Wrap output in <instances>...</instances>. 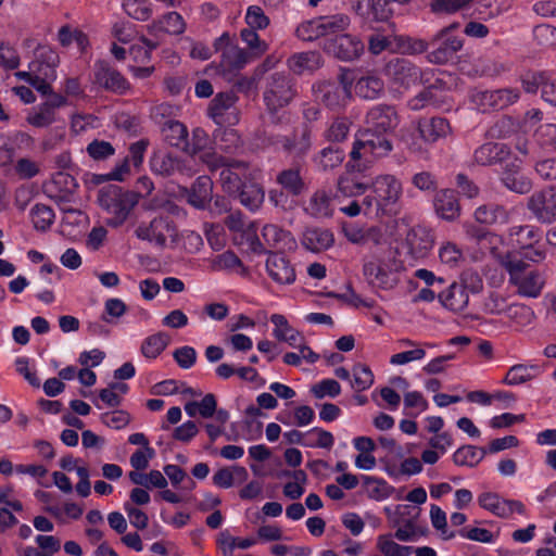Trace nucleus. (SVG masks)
<instances>
[{"instance_id": "f257e3e1", "label": "nucleus", "mask_w": 556, "mask_h": 556, "mask_svg": "<svg viewBox=\"0 0 556 556\" xmlns=\"http://www.w3.org/2000/svg\"><path fill=\"white\" fill-rule=\"evenodd\" d=\"M466 233L477 239L481 249L489 250L508 274V282L521 298L538 299L546 283L545 273L532 268L510 252L500 253L502 238L495 233L466 224Z\"/></svg>"}, {"instance_id": "f03ea898", "label": "nucleus", "mask_w": 556, "mask_h": 556, "mask_svg": "<svg viewBox=\"0 0 556 556\" xmlns=\"http://www.w3.org/2000/svg\"><path fill=\"white\" fill-rule=\"evenodd\" d=\"M403 195V185L392 174L377 175L370 185V193L363 199L366 215L390 216L397 213L399 202Z\"/></svg>"}, {"instance_id": "7ed1b4c3", "label": "nucleus", "mask_w": 556, "mask_h": 556, "mask_svg": "<svg viewBox=\"0 0 556 556\" xmlns=\"http://www.w3.org/2000/svg\"><path fill=\"white\" fill-rule=\"evenodd\" d=\"M59 65L60 56L54 49L39 47L28 64V71H18L14 75L34 87L41 96H46L53 91L52 84L58 78Z\"/></svg>"}, {"instance_id": "20e7f679", "label": "nucleus", "mask_w": 556, "mask_h": 556, "mask_svg": "<svg viewBox=\"0 0 556 556\" xmlns=\"http://www.w3.org/2000/svg\"><path fill=\"white\" fill-rule=\"evenodd\" d=\"M392 150V143L387 136L362 131L357 135L346 163L348 172L363 173L371 168L379 160Z\"/></svg>"}, {"instance_id": "39448f33", "label": "nucleus", "mask_w": 556, "mask_h": 556, "mask_svg": "<svg viewBox=\"0 0 556 556\" xmlns=\"http://www.w3.org/2000/svg\"><path fill=\"white\" fill-rule=\"evenodd\" d=\"M363 276L375 289L392 290L399 281V264L391 252H371L363 260Z\"/></svg>"}, {"instance_id": "423d86ee", "label": "nucleus", "mask_w": 556, "mask_h": 556, "mask_svg": "<svg viewBox=\"0 0 556 556\" xmlns=\"http://www.w3.org/2000/svg\"><path fill=\"white\" fill-rule=\"evenodd\" d=\"M98 201L109 215L105 220L106 225L116 228L127 220L138 204V195L135 192L125 191L118 186H109L99 191Z\"/></svg>"}, {"instance_id": "0eeeda50", "label": "nucleus", "mask_w": 556, "mask_h": 556, "mask_svg": "<svg viewBox=\"0 0 556 556\" xmlns=\"http://www.w3.org/2000/svg\"><path fill=\"white\" fill-rule=\"evenodd\" d=\"M214 49L219 53L218 73L228 81H232L239 72L252 59L245 49L238 46L229 33H223L214 41Z\"/></svg>"}, {"instance_id": "6e6552de", "label": "nucleus", "mask_w": 556, "mask_h": 556, "mask_svg": "<svg viewBox=\"0 0 556 556\" xmlns=\"http://www.w3.org/2000/svg\"><path fill=\"white\" fill-rule=\"evenodd\" d=\"M508 238L511 245L521 257L533 263H540L546 257L543 231L533 225L513 226Z\"/></svg>"}, {"instance_id": "1a4fd4ad", "label": "nucleus", "mask_w": 556, "mask_h": 556, "mask_svg": "<svg viewBox=\"0 0 556 556\" xmlns=\"http://www.w3.org/2000/svg\"><path fill=\"white\" fill-rule=\"evenodd\" d=\"M458 29L459 23H452L433 37V49L428 53V60L431 63H447L462 50L464 40Z\"/></svg>"}, {"instance_id": "9d476101", "label": "nucleus", "mask_w": 556, "mask_h": 556, "mask_svg": "<svg viewBox=\"0 0 556 556\" xmlns=\"http://www.w3.org/2000/svg\"><path fill=\"white\" fill-rule=\"evenodd\" d=\"M295 96L291 80L282 74H274L267 81L263 98L264 103L274 118L275 115L290 104Z\"/></svg>"}, {"instance_id": "9b49d317", "label": "nucleus", "mask_w": 556, "mask_h": 556, "mask_svg": "<svg viewBox=\"0 0 556 556\" xmlns=\"http://www.w3.org/2000/svg\"><path fill=\"white\" fill-rule=\"evenodd\" d=\"M352 80L346 74L341 76L340 83H318L313 86L315 100L330 109H339L346 105L351 98L350 85Z\"/></svg>"}, {"instance_id": "f8f14e48", "label": "nucleus", "mask_w": 556, "mask_h": 556, "mask_svg": "<svg viewBox=\"0 0 556 556\" xmlns=\"http://www.w3.org/2000/svg\"><path fill=\"white\" fill-rule=\"evenodd\" d=\"M400 124L396 109L388 104L374 105L365 117V131L386 136L392 132Z\"/></svg>"}, {"instance_id": "ddd939ff", "label": "nucleus", "mask_w": 556, "mask_h": 556, "mask_svg": "<svg viewBox=\"0 0 556 556\" xmlns=\"http://www.w3.org/2000/svg\"><path fill=\"white\" fill-rule=\"evenodd\" d=\"M48 99L37 106L33 108L27 116L26 122L36 128H46L54 124L58 119L56 111L67 105V99L59 92L51 91Z\"/></svg>"}, {"instance_id": "4468645a", "label": "nucleus", "mask_w": 556, "mask_h": 556, "mask_svg": "<svg viewBox=\"0 0 556 556\" xmlns=\"http://www.w3.org/2000/svg\"><path fill=\"white\" fill-rule=\"evenodd\" d=\"M520 91L517 88L476 91L471 96L473 104L480 111L503 110L518 101Z\"/></svg>"}, {"instance_id": "2eb2a0df", "label": "nucleus", "mask_w": 556, "mask_h": 556, "mask_svg": "<svg viewBox=\"0 0 556 556\" xmlns=\"http://www.w3.org/2000/svg\"><path fill=\"white\" fill-rule=\"evenodd\" d=\"M528 210L542 224L556 220V187H548L534 192L528 199Z\"/></svg>"}, {"instance_id": "dca6fc26", "label": "nucleus", "mask_w": 556, "mask_h": 556, "mask_svg": "<svg viewBox=\"0 0 556 556\" xmlns=\"http://www.w3.org/2000/svg\"><path fill=\"white\" fill-rule=\"evenodd\" d=\"M386 76L393 86L408 89L420 81L422 73L408 60L395 59L387 64Z\"/></svg>"}, {"instance_id": "f3484780", "label": "nucleus", "mask_w": 556, "mask_h": 556, "mask_svg": "<svg viewBox=\"0 0 556 556\" xmlns=\"http://www.w3.org/2000/svg\"><path fill=\"white\" fill-rule=\"evenodd\" d=\"M233 92H219L210 103L208 116L218 125H235L239 121Z\"/></svg>"}, {"instance_id": "a211bd4d", "label": "nucleus", "mask_w": 556, "mask_h": 556, "mask_svg": "<svg viewBox=\"0 0 556 556\" xmlns=\"http://www.w3.org/2000/svg\"><path fill=\"white\" fill-rule=\"evenodd\" d=\"M478 504L481 508L500 518H508L514 513L520 515L526 513V507L520 501L506 500L494 492L481 493L478 496Z\"/></svg>"}, {"instance_id": "6ab92c4d", "label": "nucleus", "mask_w": 556, "mask_h": 556, "mask_svg": "<svg viewBox=\"0 0 556 556\" xmlns=\"http://www.w3.org/2000/svg\"><path fill=\"white\" fill-rule=\"evenodd\" d=\"M434 238L431 230L422 226H416L406 232L403 250L413 260L426 257L431 251Z\"/></svg>"}, {"instance_id": "aec40b11", "label": "nucleus", "mask_w": 556, "mask_h": 556, "mask_svg": "<svg viewBox=\"0 0 556 556\" xmlns=\"http://www.w3.org/2000/svg\"><path fill=\"white\" fill-rule=\"evenodd\" d=\"M136 236L140 240L164 247L168 238L176 236V230L167 218L156 217L149 224H140L136 229Z\"/></svg>"}, {"instance_id": "412c9836", "label": "nucleus", "mask_w": 556, "mask_h": 556, "mask_svg": "<svg viewBox=\"0 0 556 556\" xmlns=\"http://www.w3.org/2000/svg\"><path fill=\"white\" fill-rule=\"evenodd\" d=\"M254 172L244 162L229 161L219 175L223 190L233 197Z\"/></svg>"}, {"instance_id": "4be33fe9", "label": "nucleus", "mask_w": 556, "mask_h": 556, "mask_svg": "<svg viewBox=\"0 0 556 556\" xmlns=\"http://www.w3.org/2000/svg\"><path fill=\"white\" fill-rule=\"evenodd\" d=\"M326 49L342 61H353L364 53L365 46L359 37L342 34L330 40Z\"/></svg>"}, {"instance_id": "5701e85b", "label": "nucleus", "mask_w": 556, "mask_h": 556, "mask_svg": "<svg viewBox=\"0 0 556 556\" xmlns=\"http://www.w3.org/2000/svg\"><path fill=\"white\" fill-rule=\"evenodd\" d=\"M233 197L250 212L255 213L260 211L265 200V190L257 181L256 170L244 181L243 186Z\"/></svg>"}, {"instance_id": "b1692460", "label": "nucleus", "mask_w": 556, "mask_h": 556, "mask_svg": "<svg viewBox=\"0 0 556 556\" xmlns=\"http://www.w3.org/2000/svg\"><path fill=\"white\" fill-rule=\"evenodd\" d=\"M266 273L269 278L277 285H292L296 275L293 266L283 255L270 253L266 258Z\"/></svg>"}, {"instance_id": "393cba45", "label": "nucleus", "mask_w": 556, "mask_h": 556, "mask_svg": "<svg viewBox=\"0 0 556 556\" xmlns=\"http://www.w3.org/2000/svg\"><path fill=\"white\" fill-rule=\"evenodd\" d=\"M151 169L161 176H172L175 174L192 175L191 168L187 167L185 161L177 155L157 152L151 159Z\"/></svg>"}, {"instance_id": "a878e982", "label": "nucleus", "mask_w": 556, "mask_h": 556, "mask_svg": "<svg viewBox=\"0 0 556 556\" xmlns=\"http://www.w3.org/2000/svg\"><path fill=\"white\" fill-rule=\"evenodd\" d=\"M417 130L425 143H435L451 134L450 123L443 117L421 118L417 123Z\"/></svg>"}, {"instance_id": "bb28decb", "label": "nucleus", "mask_w": 556, "mask_h": 556, "mask_svg": "<svg viewBox=\"0 0 556 556\" xmlns=\"http://www.w3.org/2000/svg\"><path fill=\"white\" fill-rule=\"evenodd\" d=\"M96 81L106 90L124 94L130 89L127 79L104 63L97 64Z\"/></svg>"}, {"instance_id": "cd10ccee", "label": "nucleus", "mask_w": 556, "mask_h": 556, "mask_svg": "<svg viewBox=\"0 0 556 556\" xmlns=\"http://www.w3.org/2000/svg\"><path fill=\"white\" fill-rule=\"evenodd\" d=\"M262 237L268 247L280 251H292L296 248V241L291 232L274 224L263 227Z\"/></svg>"}, {"instance_id": "c85d7f7f", "label": "nucleus", "mask_w": 556, "mask_h": 556, "mask_svg": "<svg viewBox=\"0 0 556 556\" xmlns=\"http://www.w3.org/2000/svg\"><path fill=\"white\" fill-rule=\"evenodd\" d=\"M435 213L445 220H454L460 214L456 192L451 189L440 190L433 201Z\"/></svg>"}, {"instance_id": "c756f323", "label": "nucleus", "mask_w": 556, "mask_h": 556, "mask_svg": "<svg viewBox=\"0 0 556 556\" xmlns=\"http://www.w3.org/2000/svg\"><path fill=\"white\" fill-rule=\"evenodd\" d=\"M151 35L165 33L168 35H181L186 29L182 16L177 12H168L147 26Z\"/></svg>"}, {"instance_id": "7c9ffc66", "label": "nucleus", "mask_w": 556, "mask_h": 556, "mask_svg": "<svg viewBox=\"0 0 556 556\" xmlns=\"http://www.w3.org/2000/svg\"><path fill=\"white\" fill-rule=\"evenodd\" d=\"M287 65L296 75L312 73L321 66V56L316 51L299 52L287 60Z\"/></svg>"}, {"instance_id": "2f4dec72", "label": "nucleus", "mask_w": 556, "mask_h": 556, "mask_svg": "<svg viewBox=\"0 0 556 556\" xmlns=\"http://www.w3.org/2000/svg\"><path fill=\"white\" fill-rule=\"evenodd\" d=\"M397 223L368 227L365 245L374 249L372 252H387V248H390L392 243V229H394ZM390 251H388V253Z\"/></svg>"}, {"instance_id": "473e14b6", "label": "nucleus", "mask_w": 556, "mask_h": 556, "mask_svg": "<svg viewBox=\"0 0 556 556\" xmlns=\"http://www.w3.org/2000/svg\"><path fill=\"white\" fill-rule=\"evenodd\" d=\"M213 182L207 176L197 178L190 190L187 191V201L195 208H204L212 199Z\"/></svg>"}, {"instance_id": "72a5a7b5", "label": "nucleus", "mask_w": 556, "mask_h": 556, "mask_svg": "<svg viewBox=\"0 0 556 556\" xmlns=\"http://www.w3.org/2000/svg\"><path fill=\"white\" fill-rule=\"evenodd\" d=\"M273 324V337L279 342H285L289 346L298 345V341L302 339V333L293 328L285 315L273 314L269 318Z\"/></svg>"}, {"instance_id": "f704fd0d", "label": "nucleus", "mask_w": 556, "mask_h": 556, "mask_svg": "<svg viewBox=\"0 0 556 556\" xmlns=\"http://www.w3.org/2000/svg\"><path fill=\"white\" fill-rule=\"evenodd\" d=\"M439 300L447 309L453 312H462L468 305L469 295L465 286L454 282L446 290L439 294Z\"/></svg>"}, {"instance_id": "c9c22d12", "label": "nucleus", "mask_w": 556, "mask_h": 556, "mask_svg": "<svg viewBox=\"0 0 556 556\" xmlns=\"http://www.w3.org/2000/svg\"><path fill=\"white\" fill-rule=\"evenodd\" d=\"M509 151L503 143L488 142L476 149L473 160L479 165H492L497 162L504 161Z\"/></svg>"}, {"instance_id": "e433bc0d", "label": "nucleus", "mask_w": 556, "mask_h": 556, "mask_svg": "<svg viewBox=\"0 0 556 556\" xmlns=\"http://www.w3.org/2000/svg\"><path fill=\"white\" fill-rule=\"evenodd\" d=\"M333 242V233L323 228H308L302 238V244L312 252L325 251L332 247Z\"/></svg>"}, {"instance_id": "4c0bfd02", "label": "nucleus", "mask_w": 556, "mask_h": 556, "mask_svg": "<svg viewBox=\"0 0 556 556\" xmlns=\"http://www.w3.org/2000/svg\"><path fill=\"white\" fill-rule=\"evenodd\" d=\"M249 473L243 466L235 465L218 469L213 475V483L220 489H230L235 484L243 483L248 480Z\"/></svg>"}, {"instance_id": "58836bf2", "label": "nucleus", "mask_w": 556, "mask_h": 556, "mask_svg": "<svg viewBox=\"0 0 556 556\" xmlns=\"http://www.w3.org/2000/svg\"><path fill=\"white\" fill-rule=\"evenodd\" d=\"M384 90V83L376 75H366L355 83V92L358 97L367 100L379 98Z\"/></svg>"}, {"instance_id": "ea45409f", "label": "nucleus", "mask_w": 556, "mask_h": 556, "mask_svg": "<svg viewBox=\"0 0 556 556\" xmlns=\"http://www.w3.org/2000/svg\"><path fill=\"white\" fill-rule=\"evenodd\" d=\"M519 165L513 164V168H506L502 176L503 184L516 193H528L532 188L531 180L519 173Z\"/></svg>"}, {"instance_id": "a19ab883", "label": "nucleus", "mask_w": 556, "mask_h": 556, "mask_svg": "<svg viewBox=\"0 0 556 556\" xmlns=\"http://www.w3.org/2000/svg\"><path fill=\"white\" fill-rule=\"evenodd\" d=\"M354 173L355 172H349L346 175L339 178L337 197L353 198L365 193L368 185L355 176Z\"/></svg>"}, {"instance_id": "79ce46f5", "label": "nucleus", "mask_w": 556, "mask_h": 556, "mask_svg": "<svg viewBox=\"0 0 556 556\" xmlns=\"http://www.w3.org/2000/svg\"><path fill=\"white\" fill-rule=\"evenodd\" d=\"M169 344V337L165 332H156L147 337L141 343V354L149 359H155Z\"/></svg>"}, {"instance_id": "37998d69", "label": "nucleus", "mask_w": 556, "mask_h": 556, "mask_svg": "<svg viewBox=\"0 0 556 556\" xmlns=\"http://www.w3.org/2000/svg\"><path fill=\"white\" fill-rule=\"evenodd\" d=\"M485 456V450L475 445H464L453 454V462L462 467H476Z\"/></svg>"}, {"instance_id": "c03bdc74", "label": "nucleus", "mask_w": 556, "mask_h": 556, "mask_svg": "<svg viewBox=\"0 0 556 556\" xmlns=\"http://www.w3.org/2000/svg\"><path fill=\"white\" fill-rule=\"evenodd\" d=\"M505 316L508 318L511 326L516 329H522L533 323L535 314L530 306L514 302L510 304Z\"/></svg>"}, {"instance_id": "a18cd8bd", "label": "nucleus", "mask_w": 556, "mask_h": 556, "mask_svg": "<svg viewBox=\"0 0 556 556\" xmlns=\"http://www.w3.org/2000/svg\"><path fill=\"white\" fill-rule=\"evenodd\" d=\"M163 138L172 147H185L188 138L187 127L179 121L169 119L166 121L161 128Z\"/></svg>"}, {"instance_id": "49530a36", "label": "nucleus", "mask_w": 556, "mask_h": 556, "mask_svg": "<svg viewBox=\"0 0 556 556\" xmlns=\"http://www.w3.org/2000/svg\"><path fill=\"white\" fill-rule=\"evenodd\" d=\"M333 445V434L323 428L314 427L304 432L305 447L331 450Z\"/></svg>"}, {"instance_id": "de8ad7c7", "label": "nucleus", "mask_w": 556, "mask_h": 556, "mask_svg": "<svg viewBox=\"0 0 556 556\" xmlns=\"http://www.w3.org/2000/svg\"><path fill=\"white\" fill-rule=\"evenodd\" d=\"M240 38L247 46V52L250 54L252 60L261 58L268 51V43L262 40L257 34V30L253 28H243L240 31Z\"/></svg>"}, {"instance_id": "09e8293b", "label": "nucleus", "mask_w": 556, "mask_h": 556, "mask_svg": "<svg viewBox=\"0 0 556 556\" xmlns=\"http://www.w3.org/2000/svg\"><path fill=\"white\" fill-rule=\"evenodd\" d=\"M376 547L383 556H409L414 551L413 546L396 543L392 534L378 535Z\"/></svg>"}, {"instance_id": "8fccbe9b", "label": "nucleus", "mask_w": 556, "mask_h": 556, "mask_svg": "<svg viewBox=\"0 0 556 556\" xmlns=\"http://www.w3.org/2000/svg\"><path fill=\"white\" fill-rule=\"evenodd\" d=\"M305 210L315 217L330 216L333 212L330 195L324 190L316 191L311 197Z\"/></svg>"}, {"instance_id": "3c124183", "label": "nucleus", "mask_w": 556, "mask_h": 556, "mask_svg": "<svg viewBox=\"0 0 556 556\" xmlns=\"http://www.w3.org/2000/svg\"><path fill=\"white\" fill-rule=\"evenodd\" d=\"M323 30V37L337 35L349 28L351 18L344 13L319 16Z\"/></svg>"}, {"instance_id": "603ef678", "label": "nucleus", "mask_w": 556, "mask_h": 556, "mask_svg": "<svg viewBox=\"0 0 556 556\" xmlns=\"http://www.w3.org/2000/svg\"><path fill=\"white\" fill-rule=\"evenodd\" d=\"M440 262L450 267L457 268L465 262L463 250L454 242L446 241L439 248Z\"/></svg>"}, {"instance_id": "864d4df0", "label": "nucleus", "mask_w": 556, "mask_h": 556, "mask_svg": "<svg viewBox=\"0 0 556 556\" xmlns=\"http://www.w3.org/2000/svg\"><path fill=\"white\" fill-rule=\"evenodd\" d=\"M509 294L500 291H492L483 301V309L491 315H506L511 303L508 302Z\"/></svg>"}, {"instance_id": "5fc2aeb1", "label": "nucleus", "mask_w": 556, "mask_h": 556, "mask_svg": "<svg viewBox=\"0 0 556 556\" xmlns=\"http://www.w3.org/2000/svg\"><path fill=\"white\" fill-rule=\"evenodd\" d=\"M536 366H528V365H514L507 371L505 378L503 379V383L507 386H519L534 378Z\"/></svg>"}, {"instance_id": "6e6d98bb", "label": "nucleus", "mask_w": 556, "mask_h": 556, "mask_svg": "<svg viewBox=\"0 0 556 556\" xmlns=\"http://www.w3.org/2000/svg\"><path fill=\"white\" fill-rule=\"evenodd\" d=\"M404 414L417 417L428 409L429 403L419 391H409L404 394Z\"/></svg>"}, {"instance_id": "4d7b16f0", "label": "nucleus", "mask_w": 556, "mask_h": 556, "mask_svg": "<svg viewBox=\"0 0 556 556\" xmlns=\"http://www.w3.org/2000/svg\"><path fill=\"white\" fill-rule=\"evenodd\" d=\"M412 0H370L369 10L372 18L384 22L393 15V3L401 5L409 3Z\"/></svg>"}, {"instance_id": "13d9d810", "label": "nucleus", "mask_w": 556, "mask_h": 556, "mask_svg": "<svg viewBox=\"0 0 556 556\" xmlns=\"http://www.w3.org/2000/svg\"><path fill=\"white\" fill-rule=\"evenodd\" d=\"M123 9L128 16L137 21H147L153 13L149 0H124Z\"/></svg>"}, {"instance_id": "bf43d9fd", "label": "nucleus", "mask_w": 556, "mask_h": 556, "mask_svg": "<svg viewBox=\"0 0 556 556\" xmlns=\"http://www.w3.org/2000/svg\"><path fill=\"white\" fill-rule=\"evenodd\" d=\"M30 218L37 230L46 231L53 224L54 212L46 204H36L30 211Z\"/></svg>"}, {"instance_id": "052dcab7", "label": "nucleus", "mask_w": 556, "mask_h": 556, "mask_svg": "<svg viewBox=\"0 0 556 556\" xmlns=\"http://www.w3.org/2000/svg\"><path fill=\"white\" fill-rule=\"evenodd\" d=\"M475 0H432L431 11L437 14H455L468 10Z\"/></svg>"}, {"instance_id": "680f3d73", "label": "nucleus", "mask_w": 556, "mask_h": 556, "mask_svg": "<svg viewBox=\"0 0 556 556\" xmlns=\"http://www.w3.org/2000/svg\"><path fill=\"white\" fill-rule=\"evenodd\" d=\"M422 471V463L416 457H407L401 462L399 467L387 468V473L392 478L410 477Z\"/></svg>"}, {"instance_id": "e2e57ef3", "label": "nucleus", "mask_w": 556, "mask_h": 556, "mask_svg": "<svg viewBox=\"0 0 556 556\" xmlns=\"http://www.w3.org/2000/svg\"><path fill=\"white\" fill-rule=\"evenodd\" d=\"M383 510L393 527L400 526L408 519L415 520L418 515L416 508H412L409 505L386 506Z\"/></svg>"}, {"instance_id": "0e129e2a", "label": "nucleus", "mask_w": 556, "mask_h": 556, "mask_svg": "<svg viewBox=\"0 0 556 556\" xmlns=\"http://www.w3.org/2000/svg\"><path fill=\"white\" fill-rule=\"evenodd\" d=\"M353 380L351 387L356 391H365L374 383V374L370 368L363 364H356L353 367Z\"/></svg>"}, {"instance_id": "69168bd1", "label": "nucleus", "mask_w": 556, "mask_h": 556, "mask_svg": "<svg viewBox=\"0 0 556 556\" xmlns=\"http://www.w3.org/2000/svg\"><path fill=\"white\" fill-rule=\"evenodd\" d=\"M97 127L98 118L92 114L74 113L70 118V129L74 135H80Z\"/></svg>"}, {"instance_id": "338daca9", "label": "nucleus", "mask_w": 556, "mask_h": 556, "mask_svg": "<svg viewBox=\"0 0 556 556\" xmlns=\"http://www.w3.org/2000/svg\"><path fill=\"white\" fill-rule=\"evenodd\" d=\"M244 21L248 25L247 28L255 30H263L268 27L270 21L265 14L264 10L258 5H250L247 9Z\"/></svg>"}, {"instance_id": "774afa93", "label": "nucleus", "mask_w": 556, "mask_h": 556, "mask_svg": "<svg viewBox=\"0 0 556 556\" xmlns=\"http://www.w3.org/2000/svg\"><path fill=\"white\" fill-rule=\"evenodd\" d=\"M156 48L157 42H153L143 37L138 43L131 46L130 55L136 63L146 64L150 62L151 53Z\"/></svg>"}]
</instances>
